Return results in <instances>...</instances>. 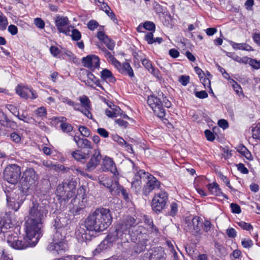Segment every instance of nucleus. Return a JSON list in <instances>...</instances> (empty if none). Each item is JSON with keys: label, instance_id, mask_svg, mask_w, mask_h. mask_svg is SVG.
I'll use <instances>...</instances> for the list:
<instances>
[{"label": "nucleus", "instance_id": "nucleus-1", "mask_svg": "<svg viewBox=\"0 0 260 260\" xmlns=\"http://www.w3.org/2000/svg\"><path fill=\"white\" fill-rule=\"evenodd\" d=\"M112 220V217L109 209L98 208L88 215L84 224L80 225L76 230V238L80 242L90 240V231H103L109 226Z\"/></svg>", "mask_w": 260, "mask_h": 260}, {"label": "nucleus", "instance_id": "nucleus-2", "mask_svg": "<svg viewBox=\"0 0 260 260\" xmlns=\"http://www.w3.org/2000/svg\"><path fill=\"white\" fill-rule=\"evenodd\" d=\"M48 213L46 206L36 201L29 205L27 218L25 223L26 236L35 238L34 243L38 242L42 235L43 224Z\"/></svg>", "mask_w": 260, "mask_h": 260}, {"label": "nucleus", "instance_id": "nucleus-3", "mask_svg": "<svg viewBox=\"0 0 260 260\" xmlns=\"http://www.w3.org/2000/svg\"><path fill=\"white\" fill-rule=\"evenodd\" d=\"M135 222L134 218L127 217L121 223L118 225L115 231L110 234L114 238V242L119 240L121 244L128 243L131 238V228Z\"/></svg>", "mask_w": 260, "mask_h": 260}, {"label": "nucleus", "instance_id": "nucleus-4", "mask_svg": "<svg viewBox=\"0 0 260 260\" xmlns=\"http://www.w3.org/2000/svg\"><path fill=\"white\" fill-rule=\"evenodd\" d=\"M39 176L32 168H27L23 172L21 184V190L24 195H28L38 183Z\"/></svg>", "mask_w": 260, "mask_h": 260}, {"label": "nucleus", "instance_id": "nucleus-5", "mask_svg": "<svg viewBox=\"0 0 260 260\" xmlns=\"http://www.w3.org/2000/svg\"><path fill=\"white\" fill-rule=\"evenodd\" d=\"M65 237L58 232H55L52 242L47 246V250L55 255L63 253L68 249Z\"/></svg>", "mask_w": 260, "mask_h": 260}, {"label": "nucleus", "instance_id": "nucleus-6", "mask_svg": "<svg viewBox=\"0 0 260 260\" xmlns=\"http://www.w3.org/2000/svg\"><path fill=\"white\" fill-rule=\"evenodd\" d=\"M27 239L18 237L16 234L9 235L7 237V243L12 248L21 250L28 247L35 246L38 242L34 243L35 238H30L26 236Z\"/></svg>", "mask_w": 260, "mask_h": 260}, {"label": "nucleus", "instance_id": "nucleus-7", "mask_svg": "<svg viewBox=\"0 0 260 260\" xmlns=\"http://www.w3.org/2000/svg\"><path fill=\"white\" fill-rule=\"evenodd\" d=\"M75 185L73 182L68 184L61 183L58 184L56 190V194L59 199L68 201L75 194Z\"/></svg>", "mask_w": 260, "mask_h": 260}, {"label": "nucleus", "instance_id": "nucleus-8", "mask_svg": "<svg viewBox=\"0 0 260 260\" xmlns=\"http://www.w3.org/2000/svg\"><path fill=\"white\" fill-rule=\"evenodd\" d=\"M5 179L9 183L15 184L20 180L21 175L20 167L17 165L8 166L4 172Z\"/></svg>", "mask_w": 260, "mask_h": 260}, {"label": "nucleus", "instance_id": "nucleus-9", "mask_svg": "<svg viewBox=\"0 0 260 260\" xmlns=\"http://www.w3.org/2000/svg\"><path fill=\"white\" fill-rule=\"evenodd\" d=\"M86 197V189L83 186L78 188L77 196L73 203L72 211L73 213L79 214V212L85 207L87 201Z\"/></svg>", "mask_w": 260, "mask_h": 260}, {"label": "nucleus", "instance_id": "nucleus-10", "mask_svg": "<svg viewBox=\"0 0 260 260\" xmlns=\"http://www.w3.org/2000/svg\"><path fill=\"white\" fill-rule=\"evenodd\" d=\"M168 194L165 191L156 193L152 201V207L154 212L160 213L166 206Z\"/></svg>", "mask_w": 260, "mask_h": 260}, {"label": "nucleus", "instance_id": "nucleus-11", "mask_svg": "<svg viewBox=\"0 0 260 260\" xmlns=\"http://www.w3.org/2000/svg\"><path fill=\"white\" fill-rule=\"evenodd\" d=\"M147 103L157 117L159 118L165 117L166 112L163 107H161V99L160 98L154 95L149 96Z\"/></svg>", "mask_w": 260, "mask_h": 260}, {"label": "nucleus", "instance_id": "nucleus-12", "mask_svg": "<svg viewBox=\"0 0 260 260\" xmlns=\"http://www.w3.org/2000/svg\"><path fill=\"white\" fill-rule=\"evenodd\" d=\"M202 226V222L198 216L193 217L191 220L190 219L186 220L185 229L186 231L192 233L193 235L201 234L200 232Z\"/></svg>", "mask_w": 260, "mask_h": 260}, {"label": "nucleus", "instance_id": "nucleus-13", "mask_svg": "<svg viewBox=\"0 0 260 260\" xmlns=\"http://www.w3.org/2000/svg\"><path fill=\"white\" fill-rule=\"evenodd\" d=\"M145 178H147L146 184L143 188V192L145 195H147L152 190L159 188L160 182L153 176L146 172Z\"/></svg>", "mask_w": 260, "mask_h": 260}, {"label": "nucleus", "instance_id": "nucleus-14", "mask_svg": "<svg viewBox=\"0 0 260 260\" xmlns=\"http://www.w3.org/2000/svg\"><path fill=\"white\" fill-rule=\"evenodd\" d=\"M101 170L103 172H110L114 176L118 175L116 165L113 159L107 156H105L102 159Z\"/></svg>", "mask_w": 260, "mask_h": 260}, {"label": "nucleus", "instance_id": "nucleus-15", "mask_svg": "<svg viewBox=\"0 0 260 260\" xmlns=\"http://www.w3.org/2000/svg\"><path fill=\"white\" fill-rule=\"evenodd\" d=\"M70 222V220L67 217H57L55 219V223L54 226L56 229L55 232H58L66 236L67 234V230L68 229V224Z\"/></svg>", "mask_w": 260, "mask_h": 260}, {"label": "nucleus", "instance_id": "nucleus-16", "mask_svg": "<svg viewBox=\"0 0 260 260\" xmlns=\"http://www.w3.org/2000/svg\"><path fill=\"white\" fill-rule=\"evenodd\" d=\"M55 23L59 32L70 35V30L68 26L69 20L67 17L56 16Z\"/></svg>", "mask_w": 260, "mask_h": 260}, {"label": "nucleus", "instance_id": "nucleus-17", "mask_svg": "<svg viewBox=\"0 0 260 260\" xmlns=\"http://www.w3.org/2000/svg\"><path fill=\"white\" fill-rule=\"evenodd\" d=\"M79 100L81 103V107L83 109H80V111L89 119H92V115L90 112L91 104L89 98L83 95L80 96Z\"/></svg>", "mask_w": 260, "mask_h": 260}, {"label": "nucleus", "instance_id": "nucleus-18", "mask_svg": "<svg viewBox=\"0 0 260 260\" xmlns=\"http://www.w3.org/2000/svg\"><path fill=\"white\" fill-rule=\"evenodd\" d=\"M113 240L114 238L111 237L110 234L108 235L93 251L94 255L99 254L101 252L110 248L113 245Z\"/></svg>", "mask_w": 260, "mask_h": 260}, {"label": "nucleus", "instance_id": "nucleus-19", "mask_svg": "<svg viewBox=\"0 0 260 260\" xmlns=\"http://www.w3.org/2000/svg\"><path fill=\"white\" fill-rule=\"evenodd\" d=\"M113 240L114 238L111 237L110 234L108 235L93 251L94 255L99 254L101 252L110 248L113 245Z\"/></svg>", "mask_w": 260, "mask_h": 260}, {"label": "nucleus", "instance_id": "nucleus-20", "mask_svg": "<svg viewBox=\"0 0 260 260\" xmlns=\"http://www.w3.org/2000/svg\"><path fill=\"white\" fill-rule=\"evenodd\" d=\"M113 240L114 238L111 237L110 234L108 235L93 251L94 255L99 254L101 252L110 248L113 245Z\"/></svg>", "mask_w": 260, "mask_h": 260}, {"label": "nucleus", "instance_id": "nucleus-21", "mask_svg": "<svg viewBox=\"0 0 260 260\" xmlns=\"http://www.w3.org/2000/svg\"><path fill=\"white\" fill-rule=\"evenodd\" d=\"M132 233L131 234V237L132 238H135L136 240H143L146 238L148 239V235L147 231L145 228L141 225L132 226L131 228Z\"/></svg>", "mask_w": 260, "mask_h": 260}, {"label": "nucleus", "instance_id": "nucleus-22", "mask_svg": "<svg viewBox=\"0 0 260 260\" xmlns=\"http://www.w3.org/2000/svg\"><path fill=\"white\" fill-rule=\"evenodd\" d=\"M82 62L85 67L91 70L99 68L100 59L95 55H89L82 58Z\"/></svg>", "mask_w": 260, "mask_h": 260}, {"label": "nucleus", "instance_id": "nucleus-23", "mask_svg": "<svg viewBox=\"0 0 260 260\" xmlns=\"http://www.w3.org/2000/svg\"><path fill=\"white\" fill-rule=\"evenodd\" d=\"M164 255L161 249L154 248L145 254L144 260H166Z\"/></svg>", "mask_w": 260, "mask_h": 260}, {"label": "nucleus", "instance_id": "nucleus-24", "mask_svg": "<svg viewBox=\"0 0 260 260\" xmlns=\"http://www.w3.org/2000/svg\"><path fill=\"white\" fill-rule=\"evenodd\" d=\"M101 155L99 150H95L94 153L86 164V170L88 171L93 170L100 164Z\"/></svg>", "mask_w": 260, "mask_h": 260}, {"label": "nucleus", "instance_id": "nucleus-25", "mask_svg": "<svg viewBox=\"0 0 260 260\" xmlns=\"http://www.w3.org/2000/svg\"><path fill=\"white\" fill-rule=\"evenodd\" d=\"M7 200L8 205L12 206L15 211L18 210L22 203V200H19L18 195L13 192L7 196Z\"/></svg>", "mask_w": 260, "mask_h": 260}, {"label": "nucleus", "instance_id": "nucleus-26", "mask_svg": "<svg viewBox=\"0 0 260 260\" xmlns=\"http://www.w3.org/2000/svg\"><path fill=\"white\" fill-rule=\"evenodd\" d=\"M137 171V173L135 174V175L133 178V180L132 181V188L135 190H140L141 188V179L145 178V175H146V172L142 170H139Z\"/></svg>", "mask_w": 260, "mask_h": 260}, {"label": "nucleus", "instance_id": "nucleus-27", "mask_svg": "<svg viewBox=\"0 0 260 260\" xmlns=\"http://www.w3.org/2000/svg\"><path fill=\"white\" fill-rule=\"evenodd\" d=\"M137 241V242H134L135 243L130 245L128 250L134 251L136 253H141L145 249L148 239L144 238L143 240L140 239Z\"/></svg>", "mask_w": 260, "mask_h": 260}, {"label": "nucleus", "instance_id": "nucleus-28", "mask_svg": "<svg viewBox=\"0 0 260 260\" xmlns=\"http://www.w3.org/2000/svg\"><path fill=\"white\" fill-rule=\"evenodd\" d=\"M119 71V72L124 75H127L130 77H133L134 76V73L130 64L128 62H125L122 64L119 61V65H115V66Z\"/></svg>", "mask_w": 260, "mask_h": 260}, {"label": "nucleus", "instance_id": "nucleus-29", "mask_svg": "<svg viewBox=\"0 0 260 260\" xmlns=\"http://www.w3.org/2000/svg\"><path fill=\"white\" fill-rule=\"evenodd\" d=\"M0 124L4 127L12 129H14L17 126L16 123L10 120L3 112H0Z\"/></svg>", "mask_w": 260, "mask_h": 260}, {"label": "nucleus", "instance_id": "nucleus-30", "mask_svg": "<svg viewBox=\"0 0 260 260\" xmlns=\"http://www.w3.org/2000/svg\"><path fill=\"white\" fill-rule=\"evenodd\" d=\"M73 140L79 148L84 149H91L92 148L91 142L86 139L81 138L78 136H73Z\"/></svg>", "mask_w": 260, "mask_h": 260}, {"label": "nucleus", "instance_id": "nucleus-31", "mask_svg": "<svg viewBox=\"0 0 260 260\" xmlns=\"http://www.w3.org/2000/svg\"><path fill=\"white\" fill-rule=\"evenodd\" d=\"M87 79L83 81L85 84L90 87H93L94 85L98 87H102L100 81L98 79L90 72L86 71Z\"/></svg>", "mask_w": 260, "mask_h": 260}, {"label": "nucleus", "instance_id": "nucleus-32", "mask_svg": "<svg viewBox=\"0 0 260 260\" xmlns=\"http://www.w3.org/2000/svg\"><path fill=\"white\" fill-rule=\"evenodd\" d=\"M115 179L117 180V178H115L114 180ZM99 183L109 188L111 192H113L116 188L115 181L113 182L110 178L107 177H101L99 180Z\"/></svg>", "mask_w": 260, "mask_h": 260}, {"label": "nucleus", "instance_id": "nucleus-33", "mask_svg": "<svg viewBox=\"0 0 260 260\" xmlns=\"http://www.w3.org/2000/svg\"><path fill=\"white\" fill-rule=\"evenodd\" d=\"M101 78L107 83H114L116 82V79L111 72L106 69L103 70L101 72Z\"/></svg>", "mask_w": 260, "mask_h": 260}, {"label": "nucleus", "instance_id": "nucleus-34", "mask_svg": "<svg viewBox=\"0 0 260 260\" xmlns=\"http://www.w3.org/2000/svg\"><path fill=\"white\" fill-rule=\"evenodd\" d=\"M229 84H230L232 86L233 90L241 99H242V97L243 98H245L241 86L233 79L230 78V76H229Z\"/></svg>", "mask_w": 260, "mask_h": 260}, {"label": "nucleus", "instance_id": "nucleus-35", "mask_svg": "<svg viewBox=\"0 0 260 260\" xmlns=\"http://www.w3.org/2000/svg\"><path fill=\"white\" fill-rule=\"evenodd\" d=\"M113 108L115 107L116 109H106L105 110L106 115L109 117H116L119 115H121L122 111L120 108L117 106H112Z\"/></svg>", "mask_w": 260, "mask_h": 260}, {"label": "nucleus", "instance_id": "nucleus-36", "mask_svg": "<svg viewBox=\"0 0 260 260\" xmlns=\"http://www.w3.org/2000/svg\"><path fill=\"white\" fill-rule=\"evenodd\" d=\"M115 185L116 188L114 192H117L118 193H121L123 198L125 200L128 199V192H127L125 188H124L123 186H122L119 184L118 180H117L116 179L115 180Z\"/></svg>", "mask_w": 260, "mask_h": 260}, {"label": "nucleus", "instance_id": "nucleus-37", "mask_svg": "<svg viewBox=\"0 0 260 260\" xmlns=\"http://www.w3.org/2000/svg\"><path fill=\"white\" fill-rule=\"evenodd\" d=\"M58 99L63 103H66L69 106H72L75 110H80V105L78 103H75L73 101L68 99L67 97L62 95L59 96Z\"/></svg>", "mask_w": 260, "mask_h": 260}, {"label": "nucleus", "instance_id": "nucleus-38", "mask_svg": "<svg viewBox=\"0 0 260 260\" xmlns=\"http://www.w3.org/2000/svg\"><path fill=\"white\" fill-rule=\"evenodd\" d=\"M231 44L234 49H240L246 51H253L254 49L248 44L246 43H235L232 41H230Z\"/></svg>", "mask_w": 260, "mask_h": 260}, {"label": "nucleus", "instance_id": "nucleus-39", "mask_svg": "<svg viewBox=\"0 0 260 260\" xmlns=\"http://www.w3.org/2000/svg\"><path fill=\"white\" fill-rule=\"evenodd\" d=\"M102 51L105 56L107 57V58L110 61L114 66L116 64L117 66L119 65V61L106 49L103 48L102 49Z\"/></svg>", "mask_w": 260, "mask_h": 260}, {"label": "nucleus", "instance_id": "nucleus-40", "mask_svg": "<svg viewBox=\"0 0 260 260\" xmlns=\"http://www.w3.org/2000/svg\"><path fill=\"white\" fill-rule=\"evenodd\" d=\"M29 88L23 87L18 86L16 88V93L23 98H28L29 96L28 94V90Z\"/></svg>", "mask_w": 260, "mask_h": 260}, {"label": "nucleus", "instance_id": "nucleus-41", "mask_svg": "<svg viewBox=\"0 0 260 260\" xmlns=\"http://www.w3.org/2000/svg\"><path fill=\"white\" fill-rule=\"evenodd\" d=\"M208 188L211 193L218 196L220 194L221 191L219 188V186L216 182H213L212 184H209L208 185Z\"/></svg>", "mask_w": 260, "mask_h": 260}, {"label": "nucleus", "instance_id": "nucleus-42", "mask_svg": "<svg viewBox=\"0 0 260 260\" xmlns=\"http://www.w3.org/2000/svg\"><path fill=\"white\" fill-rule=\"evenodd\" d=\"M113 139L115 142H117L119 145L121 146H125L128 151H129V150L133 151V149L132 146L127 144V143L125 141V140L121 137H119L118 135L114 136L113 137Z\"/></svg>", "mask_w": 260, "mask_h": 260}, {"label": "nucleus", "instance_id": "nucleus-43", "mask_svg": "<svg viewBox=\"0 0 260 260\" xmlns=\"http://www.w3.org/2000/svg\"><path fill=\"white\" fill-rule=\"evenodd\" d=\"M34 113L36 117L43 118L46 116L47 110L44 107H40L36 109Z\"/></svg>", "mask_w": 260, "mask_h": 260}, {"label": "nucleus", "instance_id": "nucleus-44", "mask_svg": "<svg viewBox=\"0 0 260 260\" xmlns=\"http://www.w3.org/2000/svg\"><path fill=\"white\" fill-rule=\"evenodd\" d=\"M252 138L260 141V123L252 127Z\"/></svg>", "mask_w": 260, "mask_h": 260}, {"label": "nucleus", "instance_id": "nucleus-45", "mask_svg": "<svg viewBox=\"0 0 260 260\" xmlns=\"http://www.w3.org/2000/svg\"><path fill=\"white\" fill-rule=\"evenodd\" d=\"M72 155L75 159L78 161L85 159L86 157V154L80 150L73 151L72 153Z\"/></svg>", "mask_w": 260, "mask_h": 260}, {"label": "nucleus", "instance_id": "nucleus-46", "mask_svg": "<svg viewBox=\"0 0 260 260\" xmlns=\"http://www.w3.org/2000/svg\"><path fill=\"white\" fill-rule=\"evenodd\" d=\"M239 152L244 156L247 159L249 160H252L253 159V157L250 152L245 146H242L241 148L239 150Z\"/></svg>", "mask_w": 260, "mask_h": 260}, {"label": "nucleus", "instance_id": "nucleus-47", "mask_svg": "<svg viewBox=\"0 0 260 260\" xmlns=\"http://www.w3.org/2000/svg\"><path fill=\"white\" fill-rule=\"evenodd\" d=\"M144 222L146 224H147L148 226H149L152 232H154L155 233L158 232V229L153 224V221L152 219L149 218L147 216H144Z\"/></svg>", "mask_w": 260, "mask_h": 260}, {"label": "nucleus", "instance_id": "nucleus-48", "mask_svg": "<svg viewBox=\"0 0 260 260\" xmlns=\"http://www.w3.org/2000/svg\"><path fill=\"white\" fill-rule=\"evenodd\" d=\"M144 28L150 31L154 32L155 30V25L151 21H147L143 23Z\"/></svg>", "mask_w": 260, "mask_h": 260}, {"label": "nucleus", "instance_id": "nucleus-49", "mask_svg": "<svg viewBox=\"0 0 260 260\" xmlns=\"http://www.w3.org/2000/svg\"><path fill=\"white\" fill-rule=\"evenodd\" d=\"M60 128H61V130L64 132L66 133H70L73 130V126L72 125L66 122H62L60 124Z\"/></svg>", "mask_w": 260, "mask_h": 260}, {"label": "nucleus", "instance_id": "nucleus-50", "mask_svg": "<svg viewBox=\"0 0 260 260\" xmlns=\"http://www.w3.org/2000/svg\"><path fill=\"white\" fill-rule=\"evenodd\" d=\"M178 205L176 202H172L170 205V211L169 215L175 216L178 213Z\"/></svg>", "mask_w": 260, "mask_h": 260}, {"label": "nucleus", "instance_id": "nucleus-51", "mask_svg": "<svg viewBox=\"0 0 260 260\" xmlns=\"http://www.w3.org/2000/svg\"><path fill=\"white\" fill-rule=\"evenodd\" d=\"M8 25L7 18L3 14L0 15V30L6 29Z\"/></svg>", "mask_w": 260, "mask_h": 260}, {"label": "nucleus", "instance_id": "nucleus-52", "mask_svg": "<svg viewBox=\"0 0 260 260\" xmlns=\"http://www.w3.org/2000/svg\"><path fill=\"white\" fill-rule=\"evenodd\" d=\"M230 207L231 209L232 212L234 214H240L241 212L240 206L236 203H231Z\"/></svg>", "mask_w": 260, "mask_h": 260}, {"label": "nucleus", "instance_id": "nucleus-53", "mask_svg": "<svg viewBox=\"0 0 260 260\" xmlns=\"http://www.w3.org/2000/svg\"><path fill=\"white\" fill-rule=\"evenodd\" d=\"M94 2L103 11H106L107 9L110 10V7L107 4L104 3V0H94Z\"/></svg>", "mask_w": 260, "mask_h": 260}, {"label": "nucleus", "instance_id": "nucleus-54", "mask_svg": "<svg viewBox=\"0 0 260 260\" xmlns=\"http://www.w3.org/2000/svg\"><path fill=\"white\" fill-rule=\"evenodd\" d=\"M72 39L74 41H78L81 38V34L80 32L77 29H73L72 30L71 34Z\"/></svg>", "mask_w": 260, "mask_h": 260}, {"label": "nucleus", "instance_id": "nucleus-55", "mask_svg": "<svg viewBox=\"0 0 260 260\" xmlns=\"http://www.w3.org/2000/svg\"><path fill=\"white\" fill-rule=\"evenodd\" d=\"M6 107L9 111L14 116H16L18 115L19 109L17 107L11 104L7 105Z\"/></svg>", "mask_w": 260, "mask_h": 260}, {"label": "nucleus", "instance_id": "nucleus-56", "mask_svg": "<svg viewBox=\"0 0 260 260\" xmlns=\"http://www.w3.org/2000/svg\"><path fill=\"white\" fill-rule=\"evenodd\" d=\"M238 225L242 229L246 231H250L253 229V226L251 224L245 222L244 221H240L238 222Z\"/></svg>", "mask_w": 260, "mask_h": 260}, {"label": "nucleus", "instance_id": "nucleus-57", "mask_svg": "<svg viewBox=\"0 0 260 260\" xmlns=\"http://www.w3.org/2000/svg\"><path fill=\"white\" fill-rule=\"evenodd\" d=\"M78 130L81 134L84 137H87L90 135L89 129L84 126H79Z\"/></svg>", "mask_w": 260, "mask_h": 260}, {"label": "nucleus", "instance_id": "nucleus-58", "mask_svg": "<svg viewBox=\"0 0 260 260\" xmlns=\"http://www.w3.org/2000/svg\"><path fill=\"white\" fill-rule=\"evenodd\" d=\"M200 80L205 88H209L211 90L210 81L208 78L203 76L200 78Z\"/></svg>", "mask_w": 260, "mask_h": 260}, {"label": "nucleus", "instance_id": "nucleus-59", "mask_svg": "<svg viewBox=\"0 0 260 260\" xmlns=\"http://www.w3.org/2000/svg\"><path fill=\"white\" fill-rule=\"evenodd\" d=\"M34 24L37 26L38 28L40 29H43L45 26V23L43 20L40 18H36L34 19Z\"/></svg>", "mask_w": 260, "mask_h": 260}, {"label": "nucleus", "instance_id": "nucleus-60", "mask_svg": "<svg viewBox=\"0 0 260 260\" xmlns=\"http://www.w3.org/2000/svg\"><path fill=\"white\" fill-rule=\"evenodd\" d=\"M153 31L148 32L145 36V40L149 44H152L154 43Z\"/></svg>", "mask_w": 260, "mask_h": 260}, {"label": "nucleus", "instance_id": "nucleus-61", "mask_svg": "<svg viewBox=\"0 0 260 260\" xmlns=\"http://www.w3.org/2000/svg\"><path fill=\"white\" fill-rule=\"evenodd\" d=\"M11 140L16 143H18L21 141L20 136L16 133L13 132L10 134Z\"/></svg>", "mask_w": 260, "mask_h": 260}, {"label": "nucleus", "instance_id": "nucleus-62", "mask_svg": "<svg viewBox=\"0 0 260 260\" xmlns=\"http://www.w3.org/2000/svg\"><path fill=\"white\" fill-rule=\"evenodd\" d=\"M250 66L254 69H260V60H257L255 59H252L250 61Z\"/></svg>", "mask_w": 260, "mask_h": 260}, {"label": "nucleus", "instance_id": "nucleus-63", "mask_svg": "<svg viewBox=\"0 0 260 260\" xmlns=\"http://www.w3.org/2000/svg\"><path fill=\"white\" fill-rule=\"evenodd\" d=\"M237 169L239 171H240L241 173L244 174H247L248 173V170L246 168L244 164L242 163H239L237 165Z\"/></svg>", "mask_w": 260, "mask_h": 260}, {"label": "nucleus", "instance_id": "nucleus-64", "mask_svg": "<svg viewBox=\"0 0 260 260\" xmlns=\"http://www.w3.org/2000/svg\"><path fill=\"white\" fill-rule=\"evenodd\" d=\"M179 81L183 86H186L189 81V77L188 76L182 75L179 78Z\"/></svg>", "mask_w": 260, "mask_h": 260}]
</instances>
